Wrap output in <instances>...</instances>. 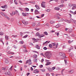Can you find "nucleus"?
Here are the masks:
<instances>
[{
	"mask_svg": "<svg viewBox=\"0 0 76 76\" xmlns=\"http://www.w3.org/2000/svg\"><path fill=\"white\" fill-rule=\"evenodd\" d=\"M45 55L48 58H50L52 56L51 53L50 52L48 51L46 52L45 54Z\"/></svg>",
	"mask_w": 76,
	"mask_h": 76,
	"instance_id": "f257e3e1",
	"label": "nucleus"
},
{
	"mask_svg": "<svg viewBox=\"0 0 76 76\" xmlns=\"http://www.w3.org/2000/svg\"><path fill=\"white\" fill-rule=\"evenodd\" d=\"M69 7H71L72 10H74L75 9V8H76V5L75 4H72L69 5Z\"/></svg>",
	"mask_w": 76,
	"mask_h": 76,
	"instance_id": "f03ea898",
	"label": "nucleus"
},
{
	"mask_svg": "<svg viewBox=\"0 0 76 76\" xmlns=\"http://www.w3.org/2000/svg\"><path fill=\"white\" fill-rule=\"evenodd\" d=\"M59 54L61 56V59H64L66 57H65V54L63 53H60Z\"/></svg>",
	"mask_w": 76,
	"mask_h": 76,
	"instance_id": "7ed1b4c3",
	"label": "nucleus"
},
{
	"mask_svg": "<svg viewBox=\"0 0 76 76\" xmlns=\"http://www.w3.org/2000/svg\"><path fill=\"white\" fill-rule=\"evenodd\" d=\"M52 45L54 47L53 48H57V46L58 45V44L56 43H52Z\"/></svg>",
	"mask_w": 76,
	"mask_h": 76,
	"instance_id": "20e7f679",
	"label": "nucleus"
},
{
	"mask_svg": "<svg viewBox=\"0 0 76 76\" xmlns=\"http://www.w3.org/2000/svg\"><path fill=\"white\" fill-rule=\"evenodd\" d=\"M45 2L44 1L42 2L41 4L42 7L44 8H45V7H46L45 6Z\"/></svg>",
	"mask_w": 76,
	"mask_h": 76,
	"instance_id": "39448f33",
	"label": "nucleus"
},
{
	"mask_svg": "<svg viewBox=\"0 0 76 76\" xmlns=\"http://www.w3.org/2000/svg\"><path fill=\"white\" fill-rule=\"evenodd\" d=\"M39 72V71H38L37 69H35L33 71V73H34L38 74Z\"/></svg>",
	"mask_w": 76,
	"mask_h": 76,
	"instance_id": "423d86ee",
	"label": "nucleus"
},
{
	"mask_svg": "<svg viewBox=\"0 0 76 76\" xmlns=\"http://www.w3.org/2000/svg\"><path fill=\"white\" fill-rule=\"evenodd\" d=\"M28 63H29L28 64L31 65L32 64V62H31V60L29 59V60H27L26 62V64H27Z\"/></svg>",
	"mask_w": 76,
	"mask_h": 76,
	"instance_id": "0eeeda50",
	"label": "nucleus"
},
{
	"mask_svg": "<svg viewBox=\"0 0 76 76\" xmlns=\"http://www.w3.org/2000/svg\"><path fill=\"white\" fill-rule=\"evenodd\" d=\"M22 22L23 23V24H24V25H28V22L27 21H26L25 20H23L22 21Z\"/></svg>",
	"mask_w": 76,
	"mask_h": 76,
	"instance_id": "6e6552de",
	"label": "nucleus"
},
{
	"mask_svg": "<svg viewBox=\"0 0 76 76\" xmlns=\"http://www.w3.org/2000/svg\"><path fill=\"white\" fill-rule=\"evenodd\" d=\"M34 13H35V15H38V14H39V12L38 11V10L36 9L34 11Z\"/></svg>",
	"mask_w": 76,
	"mask_h": 76,
	"instance_id": "1a4fd4ad",
	"label": "nucleus"
},
{
	"mask_svg": "<svg viewBox=\"0 0 76 76\" xmlns=\"http://www.w3.org/2000/svg\"><path fill=\"white\" fill-rule=\"evenodd\" d=\"M18 13V11L17 10H16V11L15 12H12V16H13V15H15L16 14V13Z\"/></svg>",
	"mask_w": 76,
	"mask_h": 76,
	"instance_id": "9d476101",
	"label": "nucleus"
},
{
	"mask_svg": "<svg viewBox=\"0 0 76 76\" xmlns=\"http://www.w3.org/2000/svg\"><path fill=\"white\" fill-rule=\"evenodd\" d=\"M33 41H35L36 42H38V39H35V38H32Z\"/></svg>",
	"mask_w": 76,
	"mask_h": 76,
	"instance_id": "9b49d317",
	"label": "nucleus"
},
{
	"mask_svg": "<svg viewBox=\"0 0 76 76\" xmlns=\"http://www.w3.org/2000/svg\"><path fill=\"white\" fill-rule=\"evenodd\" d=\"M36 48L38 49V50L40 49V47L38 45H36V47H35Z\"/></svg>",
	"mask_w": 76,
	"mask_h": 76,
	"instance_id": "f8f14e48",
	"label": "nucleus"
},
{
	"mask_svg": "<svg viewBox=\"0 0 76 76\" xmlns=\"http://www.w3.org/2000/svg\"><path fill=\"white\" fill-rule=\"evenodd\" d=\"M35 7H36V9H38V10H39L40 8H39V6L37 4L35 5Z\"/></svg>",
	"mask_w": 76,
	"mask_h": 76,
	"instance_id": "ddd939ff",
	"label": "nucleus"
},
{
	"mask_svg": "<svg viewBox=\"0 0 76 76\" xmlns=\"http://www.w3.org/2000/svg\"><path fill=\"white\" fill-rule=\"evenodd\" d=\"M56 28H59L60 26H61V25L60 24H58L56 26Z\"/></svg>",
	"mask_w": 76,
	"mask_h": 76,
	"instance_id": "4468645a",
	"label": "nucleus"
},
{
	"mask_svg": "<svg viewBox=\"0 0 76 76\" xmlns=\"http://www.w3.org/2000/svg\"><path fill=\"white\" fill-rule=\"evenodd\" d=\"M45 35L44 34H40L39 35V37L40 38H42V37H44Z\"/></svg>",
	"mask_w": 76,
	"mask_h": 76,
	"instance_id": "2eb2a0df",
	"label": "nucleus"
},
{
	"mask_svg": "<svg viewBox=\"0 0 76 76\" xmlns=\"http://www.w3.org/2000/svg\"><path fill=\"white\" fill-rule=\"evenodd\" d=\"M5 38L6 40L7 41V40H8L9 39V36H7V35H6L5 36Z\"/></svg>",
	"mask_w": 76,
	"mask_h": 76,
	"instance_id": "dca6fc26",
	"label": "nucleus"
},
{
	"mask_svg": "<svg viewBox=\"0 0 76 76\" xmlns=\"http://www.w3.org/2000/svg\"><path fill=\"white\" fill-rule=\"evenodd\" d=\"M51 63L50 62H48L45 65L46 66H48V65H50L51 64Z\"/></svg>",
	"mask_w": 76,
	"mask_h": 76,
	"instance_id": "f3484780",
	"label": "nucleus"
},
{
	"mask_svg": "<svg viewBox=\"0 0 76 76\" xmlns=\"http://www.w3.org/2000/svg\"><path fill=\"white\" fill-rule=\"evenodd\" d=\"M40 34H39V33L38 32H37L35 34V36H36V37H38V36L39 37Z\"/></svg>",
	"mask_w": 76,
	"mask_h": 76,
	"instance_id": "a211bd4d",
	"label": "nucleus"
},
{
	"mask_svg": "<svg viewBox=\"0 0 76 76\" xmlns=\"http://www.w3.org/2000/svg\"><path fill=\"white\" fill-rule=\"evenodd\" d=\"M55 10H60V8L58 7H56L55 8Z\"/></svg>",
	"mask_w": 76,
	"mask_h": 76,
	"instance_id": "6ab92c4d",
	"label": "nucleus"
},
{
	"mask_svg": "<svg viewBox=\"0 0 76 76\" xmlns=\"http://www.w3.org/2000/svg\"><path fill=\"white\" fill-rule=\"evenodd\" d=\"M50 23L51 24H53V23H55V21L53 20H50Z\"/></svg>",
	"mask_w": 76,
	"mask_h": 76,
	"instance_id": "aec40b11",
	"label": "nucleus"
},
{
	"mask_svg": "<svg viewBox=\"0 0 76 76\" xmlns=\"http://www.w3.org/2000/svg\"><path fill=\"white\" fill-rule=\"evenodd\" d=\"M7 5H5L4 6H2L1 7H2V8H3V9H4V8H6V7H7Z\"/></svg>",
	"mask_w": 76,
	"mask_h": 76,
	"instance_id": "412c9836",
	"label": "nucleus"
},
{
	"mask_svg": "<svg viewBox=\"0 0 76 76\" xmlns=\"http://www.w3.org/2000/svg\"><path fill=\"white\" fill-rule=\"evenodd\" d=\"M64 20L63 19L61 18L58 21V22H63Z\"/></svg>",
	"mask_w": 76,
	"mask_h": 76,
	"instance_id": "4be33fe9",
	"label": "nucleus"
},
{
	"mask_svg": "<svg viewBox=\"0 0 76 76\" xmlns=\"http://www.w3.org/2000/svg\"><path fill=\"white\" fill-rule=\"evenodd\" d=\"M24 42L23 41H20L19 42V44H23Z\"/></svg>",
	"mask_w": 76,
	"mask_h": 76,
	"instance_id": "5701e85b",
	"label": "nucleus"
},
{
	"mask_svg": "<svg viewBox=\"0 0 76 76\" xmlns=\"http://www.w3.org/2000/svg\"><path fill=\"white\" fill-rule=\"evenodd\" d=\"M41 71H42V72H45V69H40Z\"/></svg>",
	"mask_w": 76,
	"mask_h": 76,
	"instance_id": "b1692460",
	"label": "nucleus"
},
{
	"mask_svg": "<svg viewBox=\"0 0 76 76\" xmlns=\"http://www.w3.org/2000/svg\"><path fill=\"white\" fill-rule=\"evenodd\" d=\"M74 72L75 71L73 70H71V71H69V73H71V74L73 73H74Z\"/></svg>",
	"mask_w": 76,
	"mask_h": 76,
	"instance_id": "393cba45",
	"label": "nucleus"
},
{
	"mask_svg": "<svg viewBox=\"0 0 76 76\" xmlns=\"http://www.w3.org/2000/svg\"><path fill=\"white\" fill-rule=\"evenodd\" d=\"M64 6V4H61L60 6H58V7H63Z\"/></svg>",
	"mask_w": 76,
	"mask_h": 76,
	"instance_id": "a878e982",
	"label": "nucleus"
},
{
	"mask_svg": "<svg viewBox=\"0 0 76 76\" xmlns=\"http://www.w3.org/2000/svg\"><path fill=\"white\" fill-rule=\"evenodd\" d=\"M5 62L6 63H7V64H8V63H9V60L7 59H6L5 60Z\"/></svg>",
	"mask_w": 76,
	"mask_h": 76,
	"instance_id": "bb28decb",
	"label": "nucleus"
},
{
	"mask_svg": "<svg viewBox=\"0 0 76 76\" xmlns=\"http://www.w3.org/2000/svg\"><path fill=\"white\" fill-rule=\"evenodd\" d=\"M25 10L26 11V12H28L29 10L27 8H26L25 9Z\"/></svg>",
	"mask_w": 76,
	"mask_h": 76,
	"instance_id": "cd10ccee",
	"label": "nucleus"
},
{
	"mask_svg": "<svg viewBox=\"0 0 76 76\" xmlns=\"http://www.w3.org/2000/svg\"><path fill=\"white\" fill-rule=\"evenodd\" d=\"M4 35V33L2 32H0V35Z\"/></svg>",
	"mask_w": 76,
	"mask_h": 76,
	"instance_id": "c85d7f7f",
	"label": "nucleus"
},
{
	"mask_svg": "<svg viewBox=\"0 0 76 76\" xmlns=\"http://www.w3.org/2000/svg\"><path fill=\"white\" fill-rule=\"evenodd\" d=\"M7 19V20H10V18L8 17H7V15L6 17H5Z\"/></svg>",
	"mask_w": 76,
	"mask_h": 76,
	"instance_id": "c756f323",
	"label": "nucleus"
},
{
	"mask_svg": "<svg viewBox=\"0 0 76 76\" xmlns=\"http://www.w3.org/2000/svg\"><path fill=\"white\" fill-rule=\"evenodd\" d=\"M33 57H34V58H37V55L34 54L33 55Z\"/></svg>",
	"mask_w": 76,
	"mask_h": 76,
	"instance_id": "7c9ffc66",
	"label": "nucleus"
},
{
	"mask_svg": "<svg viewBox=\"0 0 76 76\" xmlns=\"http://www.w3.org/2000/svg\"><path fill=\"white\" fill-rule=\"evenodd\" d=\"M19 2L20 3V4H21L22 5V4H24L23 3H22V2L21 1H19Z\"/></svg>",
	"mask_w": 76,
	"mask_h": 76,
	"instance_id": "2f4dec72",
	"label": "nucleus"
},
{
	"mask_svg": "<svg viewBox=\"0 0 76 76\" xmlns=\"http://www.w3.org/2000/svg\"><path fill=\"white\" fill-rule=\"evenodd\" d=\"M28 35H26L25 36H24L23 37V38H27L28 37Z\"/></svg>",
	"mask_w": 76,
	"mask_h": 76,
	"instance_id": "473e14b6",
	"label": "nucleus"
},
{
	"mask_svg": "<svg viewBox=\"0 0 76 76\" xmlns=\"http://www.w3.org/2000/svg\"><path fill=\"white\" fill-rule=\"evenodd\" d=\"M0 42H1L3 43V44H4V43L3 42V39H2V38H0Z\"/></svg>",
	"mask_w": 76,
	"mask_h": 76,
	"instance_id": "72a5a7b5",
	"label": "nucleus"
},
{
	"mask_svg": "<svg viewBox=\"0 0 76 76\" xmlns=\"http://www.w3.org/2000/svg\"><path fill=\"white\" fill-rule=\"evenodd\" d=\"M14 21V19L13 18H12L10 19V21L11 22H13V21Z\"/></svg>",
	"mask_w": 76,
	"mask_h": 76,
	"instance_id": "f704fd0d",
	"label": "nucleus"
},
{
	"mask_svg": "<svg viewBox=\"0 0 76 76\" xmlns=\"http://www.w3.org/2000/svg\"><path fill=\"white\" fill-rule=\"evenodd\" d=\"M49 46L50 48H53V45H51V44H50L49 45Z\"/></svg>",
	"mask_w": 76,
	"mask_h": 76,
	"instance_id": "c9c22d12",
	"label": "nucleus"
},
{
	"mask_svg": "<svg viewBox=\"0 0 76 76\" xmlns=\"http://www.w3.org/2000/svg\"><path fill=\"white\" fill-rule=\"evenodd\" d=\"M10 3L11 4H12V3H13V0H10Z\"/></svg>",
	"mask_w": 76,
	"mask_h": 76,
	"instance_id": "e433bc0d",
	"label": "nucleus"
},
{
	"mask_svg": "<svg viewBox=\"0 0 76 76\" xmlns=\"http://www.w3.org/2000/svg\"><path fill=\"white\" fill-rule=\"evenodd\" d=\"M44 34H45L46 35H48V33H47V32L45 31L44 32Z\"/></svg>",
	"mask_w": 76,
	"mask_h": 76,
	"instance_id": "4c0bfd02",
	"label": "nucleus"
},
{
	"mask_svg": "<svg viewBox=\"0 0 76 76\" xmlns=\"http://www.w3.org/2000/svg\"><path fill=\"white\" fill-rule=\"evenodd\" d=\"M34 62H36V63H37V59H34Z\"/></svg>",
	"mask_w": 76,
	"mask_h": 76,
	"instance_id": "58836bf2",
	"label": "nucleus"
},
{
	"mask_svg": "<svg viewBox=\"0 0 76 76\" xmlns=\"http://www.w3.org/2000/svg\"><path fill=\"white\" fill-rule=\"evenodd\" d=\"M2 16H5V17H6V16H7V15H5V14H4V13H3V14L2 15Z\"/></svg>",
	"mask_w": 76,
	"mask_h": 76,
	"instance_id": "ea45409f",
	"label": "nucleus"
},
{
	"mask_svg": "<svg viewBox=\"0 0 76 76\" xmlns=\"http://www.w3.org/2000/svg\"><path fill=\"white\" fill-rule=\"evenodd\" d=\"M56 69L57 70H60V68L58 67L56 68Z\"/></svg>",
	"mask_w": 76,
	"mask_h": 76,
	"instance_id": "a19ab883",
	"label": "nucleus"
},
{
	"mask_svg": "<svg viewBox=\"0 0 76 76\" xmlns=\"http://www.w3.org/2000/svg\"><path fill=\"white\" fill-rule=\"evenodd\" d=\"M61 3L62 4H63L64 3V0H61Z\"/></svg>",
	"mask_w": 76,
	"mask_h": 76,
	"instance_id": "79ce46f5",
	"label": "nucleus"
},
{
	"mask_svg": "<svg viewBox=\"0 0 76 76\" xmlns=\"http://www.w3.org/2000/svg\"><path fill=\"white\" fill-rule=\"evenodd\" d=\"M7 54H11V52L10 51H9L7 52Z\"/></svg>",
	"mask_w": 76,
	"mask_h": 76,
	"instance_id": "37998d69",
	"label": "nucleus"
},
{
	"mask_svg": "<svg viewBox=\"0 0 76 76\" xmlns=\"http://www.w3.org/2000/svg\"><path fill=\"white\" fill-rule=\"evenodd\" d=\"M70 20L71 21V22H75V20L72 19H70Z\"/></svg>",
	"mask_w": 76,
	"mask_h": 76,
	"instance_id": "c03bdc74",
	"label": "nucleus"
},
{
	"mask_svg": "<svg viewBox=\"0 0 76 76\" xmlns=\"http://www.w3.org/2000/svg\"><path fill=\"white\" fill-rule=\"evenodd\" d=\"M72 41H73L72 40V41H71L70 40H69L68 41V43H69V44H70L71 42H72Z\"/></svg>",
	"mask_w": 76,
	"mask_h": 76,
	"instance_id": "a18cd8bd",
	"label": "nucleus"
},
{
	"mask_svg": "<svg viewBox=\"0 0 76 76\" xmlns=\"http://www.w3.org/2000/svg\"><path fill=\"white\" fill-rule=\"evenodd\" d=\"M32 51H33V53H37V54H38V52H37V51L32 50Z\"/></svg>",
	"mask_w": 76,
	"mask_h": 76,
	"instance_id": "49530a36",
	"label": "nucleus"
},
{
	"mask_svg": "<svg viewBox=\"0 0 76 76\" xmlns=\"http://www.w3.org/2000/svg\"><path fill=\"white\" fill-rule=\"evenodd\" d=\"M48 70L49 71V72H52L53 71V70H52V69H48Z\"/></svg>",
	"mask_w": 76,
	"mask_h": 76,
	"instance_id": "de8ad7c7",
	"label": "nucleus"
},
{
	"mask_svg": "<svg viewBox=\"0 0 76 76\" xmlns=\"http://www.w3.org/2000/svg\"><path fill=\"white\" fill-rule=\"evenodd\" d=\"M50 42V41H46V44H48V43H49Z\"/></svg>",
	"mask_w": 76,
	"mask_h": 76,
	"instance_id": "09e8293b",
	"label": "nucleus"
},
{
	"mask_svg": "<svg viewBox=\"0 0 76 76\" xmlns=\"http://www.w3.org/2000/svg\"><path fill=\"white\" fill-rule=\"evenodd\" d=\"M40 55H41V56H43V57H45V56H44V55L43 54V53H41Z\"/></svg>",
	"mask_w": 76,
	"mask_h": 76,
	"instance_id": "8fccbe9b",
	"label": "nucleus"
},
{
	"mask_svg": "<svg viewBox=\"0 0 76 76\" xmlns=\"http://www.w3.org/2000/svg\"><path fill=\"white\" fill-rule=\"evenodd\" d=\"M64 69H63L61 71V73L63 75V71H64Z\"/></svg>",
	"mask_w": 76,
	"mask_h": 76,
	"instance_id": "3c124183",
	"label": "nucleus"
},
{
	"mask_svg": "<svg viewBox=\"0 0 76 76\" xmlns=\"http://www.w3.org/2000/svg\"><path fill=\"white\" fill-rule=\"evenodd\" d=\"M23 51L24 52H26V53H28V51L27 50H26V49L24 50Z\"/></svg>",
	"mask_w": 76,
	"mask_h": 76,
	"instance_id": "603ef678",
	"label": "nucleus"
},
{
	"mask_svg": "<svg viewBox=\"0 0 76 76\" xmlns=\"http://www.w3.org/2000/svg\"><path fill=\"white\" fill-rule=\"evenodd\" d=\"M23 33L22 32H20V34L21 35V36H22V35H23Z\"/></svg>",
	"mask_w": 76,
	"mask_h": 76,
	"instance_id": "864d4df0",
	"label": "nucleus"
},
{
	"mask_svg": "<svg viewBox=\"0 0 76 76\" xmlns=\"http://www.w3.org/2000/svg\"><path fill=\"white\" fill-rule=\"evenodd\" d=\"M43 49H44L45 50H46L47 49V47H44Z\"/></svg>",
	"mask_w": 76,
	"mask_h": 76,
	"instance_id": "5fc2aeb1",
	"label": "nucleus"
},
{
	"mask_svg": "<svg viewBox=\"0 0 76 76\" xmlns=\"http://www.w3.org/2000/svg\"><path fill=\"white\" fill-rule=\"evenodd\" d=\"M50 11V9H48L47 10V12H49Z\"/></svg>",
	"mask_w": 76,
	"mask_h": 76,
	"instance_id": "6e6d98bb",
	"label": "nucleus"
},
{
	"mask_svg": "<svg viewBox=\"0 0 76 76\" xmlns=\"http://www.w3.org/2000/svg\"><path fill=\"white\" fill-rule=\"evenodd\" d=\"M67 23H70V21L67 20Z\"/></svg>",
	"mask_w": 76,
	"mask_h": 76,
	"instance_id": "4d7b16f0",
	"label": "nucleus"
},
{
	"mask_svg": "<svg viewBox=\"0 0 76 76\" xmlns=\"http://www.w3.org/2000/svg\"><path fill=\"white\" fill-rule=\"evenodd\" d=\"M56 69V67L55 66H54L52 67V69H53V70H54V69Z\"/></svg>",
	"mask_w": 76,
	"mask_h": 76,
	"instance_id": "13d9d810",
	"label": "nucleus"
},
{
	"mask_svg": "<svg viewBox=\"0 0 76 76\" xmlns=\"http://www.w3.org/2000/svg\"><path fill=\"white\" fill-rule=\"evenodd\" d=\"M64 60L66 64H67V60Z\"/></svg>",
	"mask_w": 76,
	"mask_h": 76,
	"instance_id": "bf43d9fd",
	"label": "nucleus"
},
{
	"mask_svg": "<svg viewBox=\"0 0 76 76\" xmlns=\"http://www.w3.org/2000/svg\"><path fill=\"white\" fill-rule=\"evenodd\" d=\"M56 15H58V16H61V15H60L58 13H57Z\"/></svg>",
	"mask_w": 76,
	"mask_h": 76,
	"instance_id": "052dcab7",
	"label": "nucleus"
},
{
	"mask_svg": "<svg viewBox=\"0 0 76 76\" xmlns=\"http://www.w3.org/2000/svg\"><path fill=\"white\" fill-rule=\"evenodd\" d=\"M35 29L36 31H39V29H40L39 28H35Z\"/></svg>",
	"mask_w": 76,
	"mask_h": 76,
	"instance_id": "680f3d73",
	"label": "nucleus"
},
{
	"mask_svg": "<svg viewBox=\"0 0 76 76\" xmlns=\"http://www.w3.org/2000/svg\"><path fill=\"white\" fill-rule=\"evenodd\" d=\"M23 16H26V14L25 13H23Z\"/></svg>",
	"mask_w": 76,
	"mask_h": 76,
	"instance_id": "e2e57ef3",
	"label": "nucleus"
},
{
	"mask_svg": "<svg viewBox=\"0 0 76 76\" xmlns=\"http://www.w3.org/2000/svg\"><path fill=\"white\" fill-rule=\"evenodd\" d=\"M19 10H20L21 11H23V10H22V9L21 8H19Z\"/></svg>",
	"mask_w": 76,
	"mask_h": 76,
	"instance_id": "0e129e2a",
	"label": "nucleus"
},
{
	"mask_svg": "<svg viewBox=\"0 0 76 76\" xmlns=\"http://www.w3.org/2000/svg\"><path fill=\"white\" fill-rule=\"evenodd\" d=\"M44 61V59H43V58L41 60V62L43 63V61Z\"/></svg>",
	"mask_w": 76,
	"mask_h": 76,
	"instance_id": "69168bd1",
	"label": "nucleus"
},
{
	"mask_svg": "<svg viewBox=\"0 0 76 76\" xmlns=\"http://www.w3.org/2000/svg\"><path fill=\"white\" fill-rule=\"evenodd\" d=\"M13 47L14 48H17V47L15 45H14Z\"/></svg>",
	"mask_w": 76,
	"mask_h": 76,
	"instance_id": "338daca9",
	"label": "nucleus"
},
{
	"mask_svg": "<svg viewBox=\"0 0 76 76\" xmlns=\"http://www.w3.org/2000/svg\"><path fill=\"white\" fill-rule=\"evenodd\" d=\"M35 23H33V26H35Z\"/></svg>",
	"mask_w": 76,
	"mask_h": 76,
	"instance_id": "774afa93",
	"label": "nucleus"
}]
</instances>
